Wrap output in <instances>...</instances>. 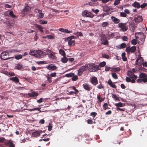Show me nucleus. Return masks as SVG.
<instances>
[{"mask_svg": "<svg viewBox=\"0 0 147 147\" xmlns=\"http://www.w3.org/2000/svg\"><path fill=\"white\" fill-rule=\"evenodd\" d=\"M126 47V44L125 43H121L120 45V48L121 49H123L125 48Z\"/></svg>", "mask_w": 147, "mask_h": 147, "instance_id": "obj_46", "label": "nucleus"}, {"mask_svg": "<svg viewBox=\"0 0 147 147\" xmlns=\"http://www.w3.org/2000/svg\"><path fill=\"white\" fill-rule=\"evenodd\" d=\"M111 19L115 24H117L120 22L119 20L114 16L111 17Z\"/></svg>", "mask_w": 147, "mask_h": 147, "instance_id": "obj_18", "label": "nucleus"}, {"mask_svg": "<svg viewBox=\"0 0 147 147\" xmlns=\"http://www.w3.org/2000/svg\"><path fill=\"white\" fill-rule=\"evenodd\" d=\"M108 24H109V23L108 22H103L102 23V27H105L107 26L108 25Z\"/></svg>", "mask_w": 147, "mask_h": 147, "instance_id": "obj_44", "label": "nucleus"}, {"mask_svg": "<svg viewBox=\"0 0 147 147\" xmlns=\"http://www.w3.org/2000/svg\"><path fill=\"white\" fill-rule=\"evenodd\" d=\"M112 97L115 100H118V97L115 94H112Z\"/></svg>", "mask_w": 147, "mask_h": 147, "instance_id": "obj_43", "label": "nucleus"}, {"mask_svg": "<svg viewBox=\"0 0 147 147\" xmlns=\"http://www.w3.org/2000/svg\"><path fill=\"white\" fill-rule=\"evenodd\" d=\"M46 54L48 55V57L52 60H56L57 57L55 55V53L51 50L47 49L45 50Z\"/></svg>", "mask_w": 147, "mask_h": 147, "instance_id": "obj_2", "label": "nucleus"}, {"mask_svg": "<svg viewBox=\"0 0 147 147\" xmlns=\"http://www.w3.org/2000/svg\"><path fill=\"white\" fill-rule=\"evenodd\" d=\"M143 20L141 16H138L135 17L134 20L137 23L142 22Z\"/></svg>", "mask_w": 147, "mask_h": 147, "instance_id": "obj_12", "label": "nucleus"}, {"mask_svg": "<svg viewBox=\"0 0 147 147\" xmlns=\"http://www.w3.org/2000/svg\"><path fill=\"white\" fill-rule=\"evenodd\" d=\"M142 80V82H147V77L143 78H141Z\"/></svg>", "mask_w": 147, "mask_h": 147, "instance_id": "obj_59", "label": "nucleus"}, {"mask_svg": "<svg viewBox=\"0 0 147 147\" xmlns=\"http://www.w3.org/2000/svg\"><path fill=\"white\" fill-rule=\"evenodd\" d=\"M10 80L16 83H18L19 81V79L17 77L11 78Z\"/></svg>", "mask_w": 147, "mask_h": 147, "instance_id": "obj_19", "label": "nucleus"}, {"mask_svg": "<svg viewBox=\"0 0 147 147\" xmlns=\"http://www.w3.org/2000/svg\"><path fill=\"white\" fill-rule=\"evenodd\" d=\"M117 33H113L110 32L109 31H108L106 33L105 35H107V38L109 39L112 38H119V36H116Z\"/></svg>", "mask_w": 147, "mask_h": 147, "instance_id": "obj_4", "label": "nucleus"}, {"mask_svg": "<svg viewBox=\"0 0 147 147\" xmlns=\"http://www.w3.org/2000/svg\"><path fill=\"white\" fill-rule=\"evenodd\" d=\"M35 26L36 28H38L40 32H43L44 30L43 29V28L40 25L37 24H36L35 25Z\"/></svg>", "mask_w": 147, "mask_h": 147, "instance_id": "obj_20", "label": "nucleus"}, {"mask_svg": "<svg viewBox=\"0 0 147 147\" xmlns=\"http://www.w3.org/2000/svg\"><path fill=\"white\" fill-rule=\"evenodd\" d=\"M139 77L140 78L147 77L146 74L143 73H142L140 74L139 75Z\"/></svg>", "mask_w": 147, "mask_h": 147, "instance_id": "obj_31", "label": "nucleus"}, {"mask_svg": "<svg viewBox=\"0 0 147 147\" xmlns=\"http://www.w3.org/2000/svg\"><path fill=\"white\" fill-rule=\"evenodd\" d=\"M5 138L2 137H0V143H2L5 141Z\"/></svg>", "mask_w": 147, "mask_h": 147, "instance_id": "obj_63", "label": "nucleus"}, {"mask_svg": "<svg viewBox=\"0 0 147 147\" xmlns=\"http://www.w3.org/2000/svg\"><path fill=\"white\" fill-rule=\"evenodd\" d=\"M42 98H40L39 100H37V102L38 103H40L42 102Z\"/></svg>", "mask_w": 147, "mask_h": 147, "instance_id": "obj_64", "label": "nucleus"}, {"mask_svg": "<svg viewBox=\"0 0 147 147\" xmlns=\"http://www.w3.org/2000/svg\"><path fill=\"white\" fill-rule=\"evenodd\" d=\"M127 75L129 77H126V80L127 82H131L132 83H134L135 82V80L137 77L131 71H128L127 72Z\"/></svg>", "mask_w": 147, "mask_h": 147, "instance_id": "obj_1", "label": "nucleus"}, {"mask_svg": "<svg viewBox=\"0 0 147 147\" xmlns=\"http://www.w3.org/2000/svg\"><path fill=\"white\" fill-rule=\"evenodd\" d=\"M9 53L6 51L2 52L1 54L0 57L2 60H6L10 59L11 57H8L7 56H8Z\"/></svg>", "mask_w": 147, "mask_h": 147, "instance_id": "obj_7", "label": "nucleus"}, {"mask_svg": "<svg viewBox=\"0 0 147 147\" xmlns=\"http://www.w3.org/2000/svg\"><path fill=\"white\" fill-rule=\"evenodd\" d=\"M40 23L41 24H46L47 23V21L45 20H40L39 21Z\"/></svg>", "mask_w": 147, "mask_h": 147, "instance_id": "obj_38", "label": "nucleus"}, {"mask_svg": "<svg viewBox=\"0 0 147 147\" xmlns=\"http://www.w3.org/2000/svg\"><path fill=\"white\" fill-rule=\"evenodd\" d=\"M108 83L109 85L112 87L113 88H115L116 87L115 84L112 83V82L111 80H108Z\"/></svg>", "mask_w": 147, "mask_h": 147, "instance_id": "obj_30", "label": "nucleus"}, {"mask_svg": "<svg viewBox=\"0 0 147 147\" xmlns=\"http://www.w3.org/2000/svg\"><path fill=\"white\" fill-rule=\"evenodd\" d=\"M132 5L135 7L139 8L140 7V5L139 3L136 1L135 2L132 4Z\"/></svg>", "mask_w": 147, "mask_h": 147, "instance_id": "obj_24", "label": "nucleus"}, {"mask_svg": "<svg viewBox=\"0 0 147 147\" xmlns=\"http://www.w3.org/2000/svg\"><path fill=\"white\" fill-rule=\"evenodd\" d=\"M92 11L94 12L96 14H97V13L98 12H99V10L97 9L94 10V9H92Z\"/></svg>", "mask_w": 147, "mask_h": 147, "instance_id": "obj_61", "label": "nucleus"}, {"mask_svg": "<svg viewBox=\"0 0 147 147\" xmlns=\"http://www.w3.org/2000/svg\"><path fill=\"white\" fill-rule=\"evenodd\" d=\"M115 105L116 107H121L124 106L123 104L121 102H120L117 103H115Z\"/></svg>", "mask_w": 147, "mask_h": 147, "instance_id": "obj_35", "label": "nucleus"}, {"mask_svg": "<svg viewBox=\"0 0 147 147\" xmlns=\"http://www.w3.org/2000/svg\"><path fill=\"white\" fill-rule=\"evenodd\" d=\"M59 31L62 32H66L67 33H70L71 32L69 31L67 29H64L63 28H60L59 29Z\"/></svg>", "mask_w": 147, "mask_h": 147, "instance_id": "obj_23", "label": "nucleus"}, {"mask_svg": "<svg viewBox=\"0 0 147 147\" xmlns=\"http://www.w3.org/2000/svg\"><path fill=\"white\" fill-rule=\"evenodd\" d=\"M8 144L9 145V147H15L14 144L12 142H9Z\"/></svg>", "mask_w": 147, "mask_h": 147, "instance_id": "obj_48", "label": "nucleus"}, {"mask_svg": "<svg viewBox=\"0 0 147 147\" xmlns=\"http://www.w3.org/2000/svg\"><path fill=\"white\" fill-rule=\"evenodd\" d=\"M31 10L30 7L28 6H26L24 9L23 10L22 12L24 14H27L29 13Z\"/></svg>", "mask_w": 147, "mask_h": 147, "instance_id": "obj_11", "label": "nucleus"}, {"mask_svg": "<svg viewBox=\"0 0 147 147\" xmlns=\"http://www.w3.org/2000/svg\"><path fill=\"white\" fill-rule=\"evenodd\" d=\"M119 3V0H115L114 1V5H118Z\"/></svg>", "mask_w": 147, "mask_h": 147, "instance_id": "obj_57", "label": "nucleus"}, {"mask_svg": "<svg viewBox=\"0 0 147 147\" xmlns=\"http://www.w3.org/2000/svg\"><path fill=\"white\" fill-rule=\"evenodd\" d=\"M59 53L63 56H65L66 55L65 53V51L61 49L59 50Z\"/></svg>", "mask_w": 147, "mask_h": 147, "instance_id": "obj_29", "label": "nucleus"}, {"mask_svg": "<svg viewBox=\"0 0 147 147\" xmlns=\"http://www.w3.org/2000/svg\"><path fill=\"white\" fill-rule=\"evenodd\" d=\"M9 14L11 16L13 17H16L15 15L14 14L12 11H10L9 13Z\"/></svg>", "mask_w": 147, "mask_h": 147, "instance_id": "obj_49", "label": "nucleus"}, {"mask_svg": "<svg viewBox=\"0 0 147 147\" xmlns=\"http://www.w3.org/2000/svg\"><path fill=\"white\" fill-rule=\"evenodd\" d=\"M46 67L49 70H54L57 69L56 66L52 64H51L47 66Z\"/></svg>", "mask_w": 147, "mask_h": 147, "instance_id": "obj_14", "label": "nucleus"}, {"mask_svg": "<svg viewBox=\"0 0 147 147\" xmlns=\"http://www.w3.org/2000/svg\"><path fill=\"white\" fill-rule=\"evenodd\" d=\"M46 77L47 78V81L49 83H50L52 82V78L50 76L49 74H47Z\"/></svg>", "mask_w": 147, "mask_h": 147, "instance_id": "obj_32", "label": "nucleus"}, {"mask_svg": "<svg viewBox=\"0 0 147 147\" xmlns=\"http://www.w3.org/2000/svg\"><path fill=\"white\" fill-rule=\"evenodd\" d=\"M132 44L133 45H135L137 43V41L136 39H133L131 41Z\"/></svg>", "mask_w": 147, "mask_h": 147, "instance_id": "obj_52", "label": "nucleus"}, {"mask_svg": "<svg viewBox=\"0 0 147 147\" xmlns=\"http://www.w3.org/2000/svg\"><path fill=\"white\" fill-rule=\"evenodd\" d=\"M97 113L95 112H92L90 114V115L92 116L93 117H95Z\"/></svg>", "mask_w": 147, "mask_h": 147, "instance_id": "obj_56", "label": "nucleus"}, {"mask_svg": "<svg viewBox=\"0 0 147 147\" xmlns=\"http://www.w3.org/2000/svg\"><path fill=\"white\" fill-rule=\"evenodd\" d=\"M112 77L115 79H117L118 78L117 74L115 73H112Z\"/></svg>", "mask_w": 147, "mask_h": 147, "instance_id": "obj_42", "label": "nucleus"}, {"mask_svg": "<svg viewBox=\"0 0 147 147\" xmlns=\"http://www.w3.org/2000/svg\"><path fill=\"white\" fill-rule=\"evenodd\" d=\"M118 26L121 28L120 29L121 31L125 32L128 29V27L126 23H119L118 24Z\"/></svg>", "mask_w": 147, "mask_h": 147, "instance_id": "obj_8", "label": "nucleus"}, {"mask_svg": "<svg viewBox=\"0 0 147 147\" xmlns=\"http://www.w3.org/2000/svg\"><path fill=\"white\" fill-rule=\"evenodd\" d=\"M147 6L146 3H144L140 5V7L142 8H143Z\"/></svg>", "mask_w": 147, "mask_h": 147, "instance_id": "obj_53", "label": "nucleus"}, {"mask_svg": "<svg viewBox=\"0 0 147 147\" xmlns=\"http://www.w3.org/2000/svg\"><path fill=\"white\" fill-rule=\"evenodd\" d=\"M50 76L52 77H55L57 76L56 73L55 72L51 73L50 74Z\"/></svg>", "mask_w": 147, "mask_h": 147, "instance_id": "obj_58", "label": "nucleus"}, {"mask_svg": "<svg viewBox=\"0 0 147 147\" xmlns=\"http://www.w3.org/2000/svg\"><path fill=\"white\" fill-rule=\"evenodd\" d=\"M109 8L107 6H105L103 7V9L105 11H107L109 10Z\"/></svg>", "mask_w": 147, "mask_h": 147, "instance_id": "obj_40", "label": "nucleus"}, {"mask_svg": "<svg viewBox=\"0 0 147 147\" xmlns=\"http://www.w3.org/2000/svg\"><path fill=\"white\" fill-rule=\"evenodd\" d=\"M37 11L38 13V17L40 18H42L44 16V13L42 12V10L38 9Z\"/></svg>", "mask_w": 147, "mask_h": 147, "instance_id": "obj_17", "label": "nucleus"}, {"mask_svg": "<svg viewBox=\"0 0 147 147\" xmlns=\"http://www.w3.org/2000/svg\"><path fill=\"white\" fill-rule=\"evenodd\" d=\"M143 63L142 57H138L136 60V64L138 65H142Z\"/></svg>", "mask_w": 147, "mask_h": 147, "instance_id": "obj_13", "label": "nucleus"}, {"mask_svg": "<svg viewBox=\"0 0 147 147\" xmlns=\"http://www.w3.org/2000/svg\"><path fill=\"white\" fill-rule=\"evenodd\" d=\"M15 67L17 69H20L23 68V65L22 64H18Z\"/></svg>", "mask_w": 147, "mask_h": 147, "instance_id": "obj_28", "label": "nucleus"}, {"mask_svg": "<svg viewBox=\"0 0 147 147\" xmlns=\"http://www.w3.org/2000/svg\"><path fill=\"white\" fill-rule=\"evenodd\" d=\"M88 69L90 72H95L98 69V66L94 64H88Z\"/></svg>", "mask_w": 147, "mask_h": 147, "instance_id": "obj_3", "label": "nucleus"}, {"mask_svg": "<svg viewBox=\"0 0 147 147\" xmlns=\"http://www.w3.org/2000/svg\"><path fill=\"white\" fill-rule=\"evenodd\" d=\"M103 107L104 110H106L107 109H109V108L108 107V105L106 103L104 104Z\"/></svg>", "mask_w": 147, "mask_h": 147, "instance_id": "obj_45", "label": "nucleus"}, {"mask_svg": "<svg viewBox=\"0 0 147 147\" xmlns=\"http://www.w3.org/2000/svg\"><path fill=\"white\" fill-rule=\"evenodd\" d=\"M52 128V126L51 123H49V126L48 127V130L50 131L51 130Z\"/></svg>", "mask_w": 147, "mask_h": 147, "instance_id": "obj_55", "label": "nucleus"}, {"mask_svg": "<svg viewBox=\"0 0 147 147\" xmlns=\"http://www.w3.org/2000/svg\"><path fill=\"white\" fill-rule=\"evenodd\" d=\"M28 95L30 97H34L37 96L38 95V94L37 93L34 92L31 93H28Z\"/></svg>", "mask_w": 147, "mask_h": 147, "instance_id": "obj_21", "label": "nucleus"}, {"mask_svg": "<svg viewBox=\"0 0 147 147\" xmlns=\"http://www.w3.org/2000/svg\"><path fill=\"white\" fill-rule=\"evenodd\" d=\"M74 38H76V36H70L68 37L67 38V40H72V39H73Z\"/></svg>", "mask_w": 147, "mask_h": 147, "instance_id": "obj_39", "label": "nucleus"}, {"mask_svg": "<svg viewBox=\"0 0 147 147\" xmlns=\"http://www.w3.org/2000/svg\"><path fill=\"white\" fill-rule=\"evenodd\" d=\"M117 110H119L121 111H124L125 110V108H122L121 109L119 107L117 108Z\"/></svg>", "mask_w": 147, "mask_h": 147, "instance_id": "obj_62", "label": "nucleus"}, {"mask_svg": "<svg viewBox=\"0 0 147 147\" xmlns=\"http://www.w3.org/2000/svg\"><path fill=\"white\" fill-rule=\"evenodd\" d=\"M78 79V77L77 75H74L72 76V80L73 81H76Z\"/></svg>", "mask_w": 147, "mask_h": 147, "instance_id": "obj_37", "label": "nucleus"}, {"mask_svg": "<svg viewBox=\"0 0 147 147\" xmlns=\"http://www.w3.org/2000/svg\"><path fill=\"white\" fill-rule=\"evenodd\" d=\"M97 81V79L95 77H92L91 79V82L92 84H95Z\"/></svg>", "mask_w": 147, "mask_h": 147, "instance_id": "obj_27", "label": "nucleus"}, {"mask_svg": "<svg viewBox=\"0 0 147 147\" xmlns=\"http://www.w3.org/2000/svg\"><path fill=\"white\" fill-rule=\"evenodd\" d=\"M41 133V131H36L32 133V136L33 137H37L39 136Z\"/></svg>", "mask_w": 147, "mask_h": 147, "instance_id": "obj_16", "label": "nucleus"}, {"mask_svg": "<svg viewBox=\"0 0 147 147\" xmlns=\"http://www.w3.org/2000/svg\"><path fill=\"white\" fill-rule=\"evenodd\" d=\"M136 50V47L135 46H133L130 48V51L131 53H134Z\"/></svg>", "mask_w": 147, "mask_h": 147, "instance_id": "obj_36", "label": "nucleus"}, {"mask_svg": "<svg viewBox=\"0 0 147 147\" xmlns=\"http://www.w3.org/2000/svg\"><path fill=\"white\" fill-rule=\"evenodd\" d=\"M68 41V45L70 46L74 45L75 44V42L74 40H70Z\"/></svg>", "mask_w": 147, "mask_h": 147, "instance_id": "obj_26", "label": "nucleus"}, {"mask_svg": "<svg viewBox=\"0 0 147 147\" xmlns=\"http://www.w3.org/2000/svg\"><path fill=\"white\" fill-rule=\"evenodd\" d=\"M109 44V42L107 39L105 34H102V44L108 46Z\"/></svg>", "mask_w": 147, "mask_h": 147, "instance_id": "obj_6", "label": "nucleus"}, {"mask_svg": "<svg viewBox=\"0 0 147 147\" xmlns=\"http://www.w3.org/2000/svg\"><path fill=\"white\" fill-rule=\"evenodd\" d=\"M22 55H16L15 58L17 60H19L22 59Z\"/></svg>", "mask_w": 147, "mask_h": 147, "instance_id": "obj_34", "label": "nucleus"}, {"mask_svg": "<svg viewBox=\"0 0 147 147\" xmlns=\"http://www.w3.org/2000/svg\"><path fill=\"white\" fill-rule=\"evenodd\" d=\"M74 75V74L73 73H70L67 74L66 75V76L67 77H72Z\"/></svg>", "mask_w": 147, "mask_h": 147, "instance_id": "obj_41", "label": "nucleus"}, {"mask_svg": "<svg viewBox=\"0 0 147 147\" xmlns=\"http://www.w3.org/2000/svg\"><path fill=\"white\" fill-rule=\"evenodd\" d=\"M88 65L86 64L84 66H82L78 71V75L80 76L82 73L88 69Z\"/></svg>", "mask_w": 147, "mask_h": 147, "instance_id": "obj_5", "label": "nucleus"}, {"mask_svg": "<svg viewBox=\"0 0 147 147\" xmlns=\"http://www.w3.org/2000/svg\"><path fill=\"white\" fill-rule=\"evenodd\" d=\"M47 38L52 39L54 38V37L52 35H49L47 36Z\"/></svg>", "mask_w": 147, "mask_h": 147, "instance_id": "obj_47", "label": "nucleus"}, {"mask_svg": "<svg viewBox=\"0 0 147 147\" xmlns=\"http://www.w3.org/2000/svg\"><path fill=\"white\" fill-rule=\"evenodd\" d=\"M120 15L121 16L123 17H126L127 16L126 13L124 12H121L120 13Z\"/></svg>", "mask_w": 147, "mask_h": 147, "instance_id": "obj_54", "label": "nucleus"}, {"mask_svg": "<svg viewBox=\"0 0 147 147\" xmlns=\"http://www.w3.org/2000/svg\"><path fill=\"white\" fill-rule=\"evenodd\" d=\"M83 86L84 88L86 90L89 91L90 90V86L87 84H83Z\"/></svg>", "mask_w": 147, "mask_h": 147, "instance_id": "obj_22", "label": "nucleus"}, {"mask_svg": "<svg viewBox=\"0 0 147 147\" xmlns=\"http://www.w3.org/2000/svg\"><path fill=\"white\" fill-rule=\"evenodd\" d=\"M61 61L63 63H66L68 61L67 58L65 56H63V57L61 58Z\"/></svg>", "mask_w": 147, "mask_h": 147, "instance_id": "obj_25", "label": "nucleus"}, {"mask_svg": "<svg viewBox=\"0 0 147 147\" xmlns=\"http://www.w3.org/2000/svg\"><path fill=\"white\" fill-rule=\"evenodd\" d=\"M125 53H123L121 55L122 58L123 60L124 61H126L127 60V58L125 57Z\"/></svg>", "mask_w": 147, "mask_h": 147, "instance_id": "obj_33", "label": "nucleus"}, {"mask_svg": "<svg viewBox=\"0 0 147 147\" xmlns=\"http://www.w3.org/2000/svg\"><path fill=\"white\" fill-rule=\"evenodd\" d=\"M82 15L87 17L92 18L94 15L91 12L87 10H84L82 12Z\"/></svg>", "mask_w": 147, "mask_h": 147, "instance_id": "obj_10", "label": "nucleus"}, {"mask_svg": "<svg viewBox=\"0 0 147 147\" xmlns=\"http://www.w3.org/2000/svg\"><path fill=\"white\" fill-rule=\"evenodd\" d=\"M37 52L38 50L32 49L30 50L29 54L31 55L37 57Z\"/></svg>", "mask_w": 147, "mask_h": 147, "instance_id": "obj_15", "label": "nucleus"}, {"mask_svg": "<svg viewBox=\"0 0 147 147\" xmlns=\"http://www.w3.org/2000/svg\"><path fill=\"white\" fill-rule=\"evenodd\" d=\"M102 57L105 58L107 59H108L109 57V55H106L105 54H102Z\"/></svg>", "mask_w": 147, "mask_h": 147, "instance_id": "obj_51", "label": "nucleus"}, {"mask_svg": "<svg viewBox=\"0 0 147 147\" xmlns=\"http://www.w3.org/2000/svg\"><path fill=\"white\" fill-rule=\"evenodd\" d=\"M96 3L93 2H90L87 3V4H88L90 6H94L96 5Z\"/></svg>", "mask_w": 147, "mask_h": 147, "instance_id": "obj_60", "label": "nucleus"}, {"mask_svg": "<svg viewBox=\"0 0 147 147\" xmlns=\"http://www.w3.org/2000/svg\"><path fill=\"white\" fill-rule=\"evenodd\" d=\"M76 34H78V36H76V38H78L79 37V36H83L81 32H77Z\"/></svg>", "mask_w": 147, "mask_h": 147, "instance_id": "obj_50", "label": "nucleus"}, {"mask_svg": "<svg viewBox=\"0 0 147 147\" xmlns=\"http://www.w3.org/2000/svg\"><path fill=\"white\" fill-rule=\"evenodd\" d=\"M46 55V53L41 50H38L37 58H43Z\"/></svg>", "mask_w": 147, "mask_h": 147, "instance_id": "obj_9", "label": "nucleus"}]
</instances>
